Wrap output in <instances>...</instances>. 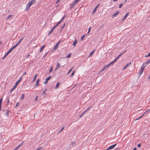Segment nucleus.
Wrapping results in <instances>:
<instances>
[{"label":"nucleus","instance_id":"51","mask_svg":"<svg viewBox=\"0 0 150 150\" xmlns=\"http://www.w3.org/2000/svg\"><path fill=\"white\" fill-rule=\"evenodd\" d=\"M13 50L11 49V48L10 50H9V51H8V52L10 53Z\"/></svg>","mask_w":150,"mask_h":150},{"label":"nucleus","instance_id":"16","mask_svg":"<svg viewBox=\"0 0 150 150\" xmlns=\"http://www.w3.org/2000/svg\"><path fill=\"white\" fill-rule=\"evenodd\" d=\"M23 143H24V141H23L22 143H21L20 144H19V145H18L17 147H18V148H19L20 147H21L22 146V145L23 144Z\"/></svg>","mask_w":150,"mask_h":150},{"label":"nucleus","instance_id":"37","mask_svg":"<svg viewBox=\"0 0 150 150\" xmlns=\"http://www.w3.org/2000/svg\"><path fill=\"white\" fill-rule=\"evenodd\" d=\"M52 69H53V67L51 66V67L50 69V71H49L50 73H51V72L52 71Z\"/></svg>","mask_w":150,"mask_h":150},{"label":"nucleus","instance_id":"63","mask_svg":"<svg viewBox=\"0 0 150 150\" xmlns=\"http://www.w3.org/2000/svg\"><path fill=\"white\" fill-rule=\"evenodd\" d=\"M6 57V56L5 55L3 57L2 59H4Z\"/></svg>","mask_w":150,"mask_h":150},{"label":"nucleus","instance_id":"64","mask_svg":"<svg viewBox=\"0 0 150 150\" xmlns=\"http://www.w3.org/2000/svg\"><path fill=\"white\" fill-rule=\"evenodd\" d=\"M127 67H126V66H125L123 68V70H125L126 68Z\"/></svg>","mask_w":150,"mask_h":150},{"label":"nucleus","instance_id":"31","mask_svg":"<svg viewBox=\"0 0 150 150\" xmlns=\"http://www.w3.org/2000/svg\"><path fill=\"white\" fill-rule=\"evenodd\" d=\"M24 94H23L22 95V96H21V100H23V99H24Z\"/></svg>","mask_w":150,"mask_h":150},{"label":"nucleus","instance_id":"14","mask_svg":"<svg viewBox=\"0 0 150 150\" xmlns=\"http://www.w3.org/2000/svg\"><path fill=\"white\" fill-rule=\"evenodd\" d=\"M45 45H43L41 47V48L40 49V52H42V50L44 48V47H45Z\"/></svg>","mask_w":150,"mask_h":150},{"label":"nucleus","instance_id":"12","mask_svg":"<svg viewBox=\"0 0 150 150\" xmlns=\"http://www.w3.org/2000/svg\"><path fill=\"white\" fill-rule=\"evenodd\" d=\"M129 13L128 12H127L126 14L125 15V16L123 18L122 20V21H124V20H125L126 19V18L127 17V16L128 15Z\"/></svg>","mask_w":150,"mask_h":150},{"label":"nucleus","instance_id":"62","mask_svg":"<svg viewBox=\"0 0 150 150\" xmlns=\"http://www.w3.org/2000/svg\"><path fill=\"white\" fill-rule=\"evenodd\" d=\"M48 53V52H47V53H46L44 55V56L43 57H45L47 55V54Z\"/></svg>","mask_w":150,"mask_h":150},{"label":"nucleus","instance_id":"49","mask_svg":"<svg viewBox=\"0 0 150 150\" xmlns=\"http://www.w3.org/2000/svg\"><path fill=\"white\" fill-rule=\"evenodd\" d=\"M119 58L117 57L115 59V61H117V60Z\"/></svg>","mask_w":150,"mask_h":150},{"label":"nucleus","instance_id":"4","mask_svg":"<svg viewBox=\"0 0 150 150\" xmlns=\"http://www.w3.org/2000/svg\"><path fill=\"white\" fill-rule=\"evenodd\" d=\"M61 42L60 41H59L56 44L55 47L52 50H55L56 49H57V47H58V45Z\"/></svg>","mask_w":150,"mask_h":150},{"label":"nucleus","instance_id":"44","mask_svg":"<svg viewBox=\"0 0 150 150\" xmlns=\"http://www.w3.org/2000/svg\"><path fill=\"white\" fill-rule=\"evenodd\" d=\"M65 24H64L62 26V27L61 28V30H61L62 29H63L64 28V27L65 26Z\"/></svg>","mask_w":150,"mask_h":150},{"label":"nucleus","instance_id":"13","mask_svg":"<svg viewBox=\"0 0 150 150\" xmlns=\"http://www.w3.org/2000/svg\"><path fill=\"white\" fill-rule=\"evenodd\" d=\"M86 113V111H84L79 116V118L81 117H82Z\"/></svg>","mask_w":150,"mask_h":150},{"label":"nucleus","instance_id":"32","mask_svg":"<svg viewBox=\"0 0 150 150\" xmlns=\"http://www.w3.org/2000/svg\"><path fill=\"white\" fill-rule=\"evenodd\" d=\"M60 65H61L59 63H57V69H58Z\"/></svg>","mask_w":150,"mask_h":150},{"label":"nucleus","instance_id":"34","mask_svg":"<svg viewBox=\"0 0 150 150\" xmlns=\"http://www.w3.org/2000/svg\"><path fill=\"white\" fill-rule=\"evenodd\" d=\"M75 5L73 3L70 5V8L71 9L74 7Z\"/></svg>","mask_w":150,"mask_h":150},{"label":"nucleus","instance_id":"36","mask_svg":"<svg viewBox=\"0 0 150 150\" xmlns=\"http://www.w3.org/2000/svg\"><path fill=\"white\" fill-rule=\"evenodd\" d=\"M30 8V7L28 5H27L25 9V10H28Z\"/></svg>","mask_w":150,"mask_h":150},{"label":"nucleus","instance_id":"28","mask_svg":"<svg viewBox=\"0 0 150 150\" xmlns=\"http://www.w3.org/2000/svg\"><path fill=\"white\" fill-rule=\"evenodd\" d=\"M94 52V50L90 54V55H89V57H91L92 55V54H93V52Z\"/></svg>","mask_w":150,"mask_h":150},{"label":"nucleus","instance_id":"52","mask_svg":"<svg viewBox=\"0 0 150 150\" xmlns=\"http://www.w3.org/2000/svg\"><path fill=\"white\" fill-rule=\"evenodd\" d=\"M91 107H90L89 108H88L86 110H85V111H86V112L88 111V110Z\"/></svg>","mask_w":150,"mask_h":150},{"label":"nucleus","instance_id":"54","mask_svg":"<svg viewBox=\"0 0 150 150\" xmlns=\"http://www.w3.org/2000/svg\"><path fill=\"white\" fill-rule=\"evenodd\" d=\"M18 104H19V103L18 102L17 104H16V106H15V108H16L18 106Z\"/></svg>","mask_w":150,"mask_h":150},{"label":"nucleus","instance_id":"21","mask_svg":"<svg viewBox=\"0 0 150 150\" xmlns=\"http://www.w3.org/2000/svg\"><path fill=\"white\" fill-rule=\"evenodd\" d=\"M145 66H146L143 63L142 66L141 67V69H143L144 70V69Z\"/></svg>","mask_w":150,"mask_h":150},{"label":"nucleus","instance_id":"40","mask_svg":"<svg viewBox=\"0 0 150 150\" xmlns=\"http://www.w3.org/2000/svg\"><path fill=\"white\" fill-rule=\"evenodd\" d=\"M75 71H74L71 74V77H72L73 76H74V74L75 73Z\"/></svg>","mask_w":150,"mask_h":150},{"label":"nucleus","instance_id":"25","mask_svg":"<svg viewBox=\"0 0 150 150\" xmlns=\"http://www.w3.org/2000/svg\"><path fill=\"white\" fill-rule=\"evenodd\" d=\"M16 86L15 85L14 86L11 88L10 91V92H12L16 88Z\"/></svg>","mask_w":150,"mask_h":150},{"label":"nucleus","instance_id":"6","mask_svg":"<svg viewBox=\"0 0 150 150\" xmlns=\"http://www.w3.org/2000/svg\"><path fill=\"white\" fill-rule=\"evenodd\" d=\"M51 77V76H50L47 78L46 79V80L44 82V83L45 84H46L47 83L48 81L50 79Z\"/></svg>","mask_w":150,"mask_h":150},{"label":"nucleus","instance_id":"50","mask_svg":"<svg viewBox=\"0 0 150 150\" xmlns=\"http://www.w3.org/2000/svg\"><path fill=\"white\" fill-rule=\"evenodd\" d=\"M91 27H90L89 29H88V34L89 33V32H90V30H91Z\"/></svg>","mask_w":150,"mask_h":150},{"label":"nucleus","instance_id":"35","mask_svg":"<svg viewBox=\"0 0 150 150\" xmlns=\"http://www.w3.org/2000/svg\"><path fill=\"white\" fill-rule=\"evenodd\" d=\"M96 9L95 8L94 9V10L93 11V12H92L93 14H94L95 12H96Z\"/></svg>","mask_w":150,"mask_h":150},{"label":"nucleus","instance_id":"5","mask_svg":"<svg viewBox=\"0 0 150 150\" xmlns=\"http://www.w3.org/2000/svg\"><path fill=\"white\" fill-rule=\"evenodd\" d=\"M116 144H114L112 145H111V146H109L107 149L106 150H108L109 149H113L116 146Z\"/></svg>","mask_w":150,"mask_h":150},{"label":"nucleus","instance_id":"41","mask_svg":"<svg viewBox=\"0 0 150 150\" xmlns=\"http://www.w3.org/2000/svg\"><path fill=\"white\" fill-rule=\"evenodd\" d=\"M116 61H115V60H114L112 62H110V64H110V65H111V64H113V63H115Z\"/></svg>","mask_w":150,"mask_h":150},{"label":"nucleus","instance_id":"27","mask_svg":"<svg viewBox=\"0 0 150 150\" xmlns=\"http://www.w3.org/2000/svg\"><path fill=\"white\" fill-rule=\"evenodd\" d=\"M20 81V80H18V81H17L16 82V83H15V86H17V85H18V83H19L20 82V81Z\"/></svg>","mask_w":150,"mask_h":150},{"label":"nucleus","instance_id":"2","mask_svg":"<svg viewBox=\"0 0 150 150\" xmlns=\"http://www.w3.org/2000/svg\"><path fill=\"white\" fill-rule=\"evenodd\" d=\"M35 1L36 0H32L31 1L28 2L27 5L30 7L32 4L35 3Z\"/></svg>","mask_w":150,"mask_h":150},{"label":"nucleus","instance_id":"8","mask_svg":"<svg viewBox=\"0 0 150 150\" xmlns=\"http://www.w3.org/2000/svg\"><path fill=\"white\" fill-rule=\"evenodd\" d=\"M119 13V11H117L116 12V13H114L112 16V18H113L114 17H116L118 14Z\"/></svg>","mask_w":150,"mask_h":150},{"label":"nucleus","instance_id":"15","mask_svg":"<svg viewBox=\"0 0 150 150\" xmlns=\"http://www.w3.org/2000/svg\"><path fill=\"white\" fill-rule=\"evenodd\" d=\"M126 51L125 50L124 52L120 54L117 57L119 58L122 55H123L124 53H125Z\"/></svg>","mask_w":150,"mask_h":150},{"label":"nucleus","instance_id":"42","mask_svg":"<svg viewBox=\"0 0 150 150\" xmlns=\"http://www.w3.org/2000/svg\"><path fill=\"white\" fill-rule=\"evenodd\" d=\"M131 64V62L128 63L126 65V67H128V66H129Z\"/></svg>","mask_w":150,"mask_h":150},{"label":"nucleus","instance_id":"45","mask_svg":"<svg viewBox=\"0 0 150 150\" xmlns=\"http://www.w3.org/2000/svg\"><path fill=\"white\" fill-rule=\"evenodd\" d=\"M123 5V4L122 3L120 4L119 5V8H121L122 6Z\"/></svg>","mask_w":150,"mask_h":150},{"label":"nucleus","instance_id":"39","mask_svg":"<svg viewBox=\"0 0 150 150\" xmlns=\"http://www.w3.org/2000/svg\"><path fill=\"white\" fill-rule=\"evenodd\" d=\"M12 16V15H8V16L7 18V19H8L11 18Z\"/></svg>","mask_w":150,"mask_h":150},{"label":"nucleus","instance_id":"33","mask_svg":"<svg viewBox=\"0 0 150 150\" xmlns=\"http://www.w3.org/2000/svg\"><path fill=\"white\" fill-rule=\"evenodd\" d=\"M77 3V2L76 0H75L73 2V4H74L75 5L76 4V3Z\"/></svg>","mask_w":150,"mask_h":150},{"label":"nucleus","instance_id":"10","mask_svg":"<svg viewBox=\"0 0 150 150\" xmlns=\"http://www.w3.org/2000/svg\"><path fill=\"white\" fill-rule=\"evenodd\" d=\"M143 71H144V70L143 69H141L140 70V71L139 72V76H140L141 75V74H142V73L143 72Z\"/></svg>","mask_w":150,"mask_h":150},{"label":"nucleus","instance_id":"61","mask_svg":"<svg viewBox=\"0 0 150 150\" xmlns=\"http://www.w3.org/2000/svg\"><path fill=\"white\" fill-rule=\"evenodd\" d=\"M18 148L16 147L13 150H17Z\"/></svg>","mask_w":150,"mask_h":150},{"label":"nucleus","instance_id":"58","mask_svg":"<svg viewBox=\"0 0 150 150\" xmlns=\"http://www.w3.org/2000/svg\"><path fill=\"white\" fill-rule=\"evenodd\" d=\"M38 96H37L36 97V98H35V101H36L38 99Z\"/></svg>","mask_w":150,"mask_h":150},{"label":"nucleus","instance_id":"11","mask_svg":"<svg viewBox=\"0 0 150 150\" xmlns=\"http://www.w3.org/2000/svg\"><path fill=\"white\" fill-rule=\"evenodd\" d=\"M77 42V40H76L75 39L74 41V42L73 44V45L74 46V47H75L76 44Z\"/></svg>","mask_w":150,"mask_h":150},{"label":"nucleus","instance_id":"20","mask_svg":"<svg viewBox=\"0 0 150 150\" xmlns=\"http://www.w3.org/2000/svg\"><path fill=\"white\" fill-rule=\"evenodd\" d=\"M23 38H22L17 43V44L18 45L22 41V40L23 39Z\"/></svg>","mask_w":150,"mask_h":150},{"label":"nucleus","instance_id":"19","mask_svg":"<svg viewBox=\"0 0 150 150\" xmlns=\"http://www.w3.org/2000/svg\"><path fill=\"white\" fill-rule=\"evenodd\" d=\"M60 83L59 82H58L57 83L56 86V87H55V88L56 89H57V88H58L59 87V85L60 84Z\"/></svg>","mask_w":150,"mask_h":150},{"label":"nucleus","instance_id":"26","mask_svg":"<svg viewBox=\"0 0 150 150\" xmlns=\"http://www.w3.org/2000/svg\"><path fill=\"white\" fill-rule=\"evenodd\" d=\"M9 110H7V111L5 113V115L7 116L8 117V116L9 115Z\"/></svg>","mask_w":150,"mask_h":150},{"label":"nucleus","instance_id":"24","mask_svg":"<svg viewBox=\"0 0 150 150\" xmlns=\"http://www.w3.org/2000/svg\"><path fill=\"white\" fill-rule=\"evenodd\" d=\"M65 17V15H64V16L59 21L61 23L62 22V21H63V20L64 19Z\"/></svg>","mask_w":150,"mask_h":150},{"label":"nucleus","instance_id":"55","mask_svg":"<svg viewBox=\"0 0 150 150\" xmlns=\"http://www.w3.org/2000/svg\"><path fill=\"white\" fill-rule=\"evenodd\" d=\"M3 98H2L0 99V103H1Z\"/></svg>","mask_w":150,"mask_h":150},{"label":"nucleus","instance_id":"48","mask_svg":"<svg viewBox=\"0 0 150 150\" xmlns=\"http://www.w3.org/2000/svg\"><path fill=\"white\" fill-rule=\"evenodd\" d=\"M46 89H45L44 90V91L42 93V94H44L45 93V91H46Z\"/></svg>","mask_w":150,"mask_h":150},{"label":"nucleus","instance_id":"38","mask_svg":"<svg viewBox=\"0 0 150 150\" xmlns=\"http://www.w3.org/2000/svg\"><path fill=\"white\" fill-rule=\"evenodd\" d=\"M110 66V64H108L105 66H104L106 68H108L109 66Z\"/></svg>","mask_w":150,"mask_h":150},{"label":"nucleus","instance_id":"18","mask_svg":"<svg viewBox=\"0 0 150 150\" xmlns=\"http://www.w3.org/2000/svg\"><path fill=\"white\" fill-rule=\"evenodd\" d=\"M55 28H54L53 27V28H52L51 30L49 32V34H48V35H49L51 33H52V31H53V30H54V29Z\"/></svg>","mask_w":150,"mask_h":150},{"label":"nucleus","instance_id":"43","mask_svg":"<svg viewBox=\"0 0 150 150\" xmlns=\"http://www.w3.org/2000/svg\"><path fill=\"white\" fill-rule=\"evenodd\" d=\"M71 53H69V54H68V55L66 57L67 58H69L71 56Z\"/></svg>","mask_w":150,"mask_h":150},{"label":"nucleus","instance_id":"3","mask_svg":"<svg viewBox=\"0 0 150 150\" xmlns=\"http://www.w3.org/2000/svg\"><path fill=\"white\" fill-rule=\"evenodd\" d=\"M150 111V109H148L143 114V115L141 116L140 117H139L138 118H137L135 120H138L140 119L141 118H142L144 115H145V114L146 113H148L149 112V111Z\"/></svg>","mask_w":150,"mask_h":150},{"label":"nucleus","instance_id":"56","mask_svg":"<svg viewBox=\"0 0 150 150\" xmlns=\"http://www.w3.org/2000/svg\"><path fill=\"white\" fill-rule=\"evenodd\" d=\"M26 74V72H25L24 73H23V76H24Z\"/></svg>","mask_w":150,"mask_h":150},{"label":"nucleus","instance_id":"23","mask_svg":"<svg viewBox=\"0 0 150 150\" xmlns=\"http://www.w3.org/2000/svg\"><path fill=\"white\" fill-rule=\"evenodd\" d=\"M18 46V45L16 44L13 47L11 48L13 50Z\"/></svg>","mask_w":150,"mask_h":150},{"label":"nucleus","instance_id":"60","mask_svg":"<svg viewBox=\"0 0 150 150\" xmlns=\"http://www.w3.org/2000/svg\"><path fill=\"white\" fill-rule=\"evenodd\" d=\"M7 103H9V98H7Z\"/></svg>","mask_w":150,"mask_h":150},{"label":"nucleus","instance_id":"9","mask_svg":"<svg viewBox=\"0 0 150 150\" xmlns=\"http://www.w3.org/2000/svg\"><path fill=\"white\" fill-rule=\"evenodd\" d=\"M150 59H149L147 62H145L144 63V64L146 66L148 64H149L150 63Z\"/></svg>","mask_w":150,"mask_h":150},{"label":"nucleus","instance_id":"29","mask_svg":"<svg viewBox=\"0 0 150 150\" xmlns=\"http://www.w3.org/2000/svg\"><path fill=\"white\" fill-rule=\"evenodd\" d=\"M37 76V74H36L35 75L34 77L33 78V81H34L36 79V77Z\"/></svg>","mask_w":150,"mask_h":150},{"label":"nucleus","instance_id":"22","mask_svg":"<svg viewBox=\"0 0 150 150\" xmlns=\"http://www.w3.org/2000/svg\"><path fill=\"white\" fill-rule=\"evenodd\" d=\"M85 35H84L81 36V41H82L83 40L84 38L85 37Z\"/></svg>","mask_w":150,"mask_h":150},{"label":"nucleus","instance_id":"17","mask_svg":"<svg viewBox=\"0 0 150 150\" xmlns=\"http://www.w3.org/2000/svg\"><path fill=\"white\" fill-rule=\"evenodd\" d=\"M61 23L59 21L58 22L56 25H55L54 27V28H55L57 26L60 24Z\"/></svg>","mask_w":150,"mask_h":150},{"label":"nucleus","instance_id":"57","mask_svg":"<svg viewBox=\"0 0 150 150\" xmlns=\"http://www.w3.org/2000/svg\"><path fill=\"white\" fill-rule=\"evenodd\" d=\"M64 127H63L62 128V129L60 130V131H59V132H60L61 131H62V130L64 129Z\"/></svg>","mask_w":150,"mask_h":150},{"label":"nucleus","instance_id":"53","mask_svg":"<svg viewBox=\"0 0 150 150\" xmlns=\"http://www.w3.org/2000/svg\"><path fill=\"white\" fill-rule=\"evenodd\" d=\"M137 146L139 147H141V145L140 144H139L138 145H137Z\"/></svg>","mask_w":150,"mask_h":150},{"label":"nucleus","instance_id":"59","mask_svg":"<svg viewBox=\"0 0 150 150\" xmlns=\"http://www.w3.org/2000/svg\"><path fill=\"white\" fill-rule=\"evenodd\" d=\"M99 4H98L97 6L95 8L96 9L98 8V6H99Z\"/></svg>","mask_w":150,"mask_h":150},{"label":"nucleus","instance_id":"47","mask_svg":"<svg viewBox=\"0 0 150 150\" xmlns=\"http://www.w3.org/2000/svg\"><path fill=\"white\" fill-rule=\"evenodd\" d=\"M106 68L104 66L103 67V68L100 71H104V70H105Z\"/></svg>","mask_w":150,"mask_h":150},{"label":"nucleus","instance_id":"30","mask_svg":"<svg viewBox=\"0 0 150 150\" xmlns=\"http://www.w3.org/2000/svg\"><path fill=\"white\" fill-rule=\"evenodd\" d=\"M73 68V67H72L70 69V70L67 73V75H68L71 71V70H72Z\"/></svg>","mask_w":150,"mask_h":150},{"label":"nucleus","instance_id":"7","mask_svg":"<svg viewBox=\"0 0 150 150\" xmlns=\"http://www.w3.org/2000/svg\"><path fill=\"white\" fill-rule=\"evenodd\" d=\"M39 79H38L37 80L36 82V84L35 85V87H37V86H39Z\"/></svg>","mask_w":150,"mask_h":150},{"label":"nucleus","instance_id":"46","mask_svg":"<svg viewBox=\"0 0 150 150\" xmlns=\"http://www.w3.org/2000/svg\"><path fill=\"white\" fill-rule=\"evenodd\" d=\"M75 142H72L71 143V144L72 146L75 145Z\"/></svg>","mask_w":150,"mask_h":150},{"label":"nucleus","instance_id":"1","mask_svg":"<svg viewBox=\"0 0 150 150\" xmlns=\"http://www.w3.org/2000/svg\"><path fill=\"white\" fill-rule=\"evenodd\" d=\"M59 61L61 64L62 65V67H63L66 64H65L66 63V60L60 59Z\"/></svg>","mask_w":150,"mask_h":150}]
</instances>
